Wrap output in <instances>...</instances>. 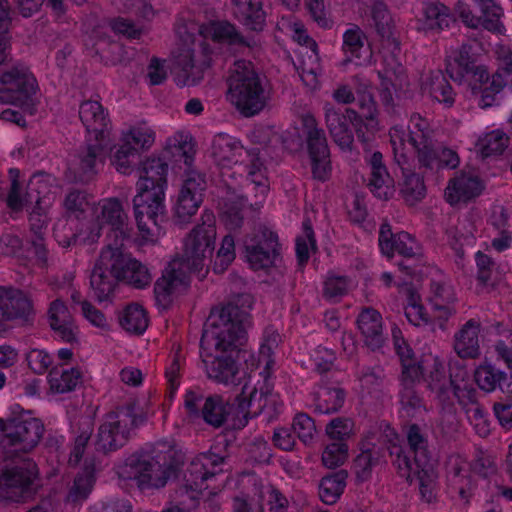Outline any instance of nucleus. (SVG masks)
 Returning a JSON list of instances; mask_svg holds the SVG:
<instances>
[{
    "label": "nucleus",
    "mask_w": 512,
    "mask_h": 512,
    "mask_svg": "<svg viewBox=\"0 0 512 512\" xmlns=\"http://www.w3.org/2000/svg\"><path fill=\"white\" fill-rule=\"evenodd\" d=\"M246 314L229 304L213 310L206 322L201 339V358L208 377L225 385H251L263 383L264 375L269 379L274 369L273 353L280 341L275 330L266 331L256 358L241 351L245 332Z\"/></svg>",
    "instance_id": "obj_1"
},
{
    "label": "nucleus",
    "mask_w": 512,
    "mask_h": 512,
    "mask_svg": "<svg viewBox=\"0 0 512 512\" xmlns=\"http://www.w3.org/2000/svg\"><path fill=\"white\" fill-rule=\"evenodd\" d=\"M195 153L192 136L188 132L178 131L166 139L159 157H149L142 163L133 203L143 242L154 243L164 234L169 165L174 170L183 171V174L196 171L193 168Z\"/></svg>",
    "instance_id": "obj_2"
},
{
    "label": "nucleus",
    "mask_w": 512,
    "mask_h": 512,
    "mask_svg": "<svg viewBox=\"0 0 512 512\" xmlns=\"http://www.w3.org/2000/svg\"><path fill=\"white\" fill-rule=\"evenodd\" d=\"M211 157L223 169L224 187L221 220L228 230L238 229L250 209L263 203L269 190L265 169L259 158L225 133L212 141Z\"/></svg>",
    "instance_id": "obj_3"
},
{
    "label": "nucleus",
    "mask_w": 512,
    "mask_h": 512,
    "mask_svg": "<svg viewBox=\"0 0 512 512\" xmlns=\"http://www.w3.org/2000/svg\"><path fill=\"white\" fill-rule=\"evenodd\" d=\"M392 335L396 352L402 364V381L408 384L424 377L428 387L441 403L447 402L450 395L453 394L463 407L471 405L467 409L468 418L481 437L487 436L490 431L489 423L481 408L476 405L477 392L469 382L466 369L461 367L457 371L451 372L448 385L445 376L442 374V363L437 356L430 353L424 355L420 362H416L400 330L393 329Z\"/></svg>",
    "instance_id": "obj_4"
},
{
    "label": "nucleus",
    "mask_w": 512,
    "mask_h": 512,
    "mask_svg": "<svg viewBox=\"0 0 512 512\" xmlns=\"http://www.w3.org/2000/svg\"><path fill=\"white\" fill-rule=\"evenodd\" d=\"M216 219L211 211L205 210L200 222L187 234L183 242L181 258L173 259L156 282L155 294L159 300L185 291L189 285V274L204 277L216 248Z\"/></svg>",
    "instance_id": "obj_5"
},
{
    "label": "nucleus",
    "mask_w": 512,
    "mask_h": 512,
    "mask_svg": "<svg viewBox=\"0 0 512 512\" xmlns=\"http://www.w3.org/2000/svg\"><path fill=\"white\" fill-rule=\"evenodd\" d=\"M476 50V43L451 49L446 69L455 82L470 90L480 107L488 108L496 103V95L506 86L505 77L512 74V52L504 45L497 47L499 69L490 79L485 65L476 57Z\"/></svg>",
    "instance_id": "obj_6"
},
{
    "label": "nucleus",
    "mask_w": 512,
    "mask_h": 512,
    "mask_svg": "<svg viewBox=\"0 0 512 512\" xmlns=\"http://www.w3.org/2000/svg\"><path fill=\"white\" fill-rule=\"evenodd\" d=\"M67 212L74 216L77 223L73 224L74 232L71 239H60L63 247H69L72 242L81 245H90L99 240L104 231L125 234V219L122 206L116 199H105L97 204H90L81 192H71L65 202Z\"/></svg>",
    "instance_id": "obj_7"
},
{
    "label": "nucleus",
    "mask_w": 512,
    "mask_h": 512,
    "mask_svg": "<svg viewBox=\"0 0 512 512\" xmlns=\"http://www.w3.org/2000/svg\"><path fill=\"white\" fill-rule=\"evenodd\" d=\"M390 142L399 165L414 156H418L419 161L430 168L453 169L459 164V158L453 150L434 146L429 122L419 114L411 116L407 127H392Z\"/></svg>",
    "instance_id": "obj_8"
},
{
    "label": "nucleus",
    "mask_w": 512,
    "mask_h": 512,
    "mask_svg": "<svg viewBox=\"0 0 512 512\" xmlns=\"http://www.w3.org/2000/svg\"><path fill=\"white\" fill-rule=\"evenodd\" d=\"M278 396L271 393V386L264 375L263 383H245L232 403L221 396L208 397L202 407L204 421L214 427L227 423L232 428H242L247 419L261 413L269 404H275Z\"/></svg>",
    "instance_id": "obj_9"
},
{
    "label": "nucleus",
    "mask_w": 512,
    "mask_h": 512,
    "mask_svg": "<svg viewBox=\"0 0 512 512\" xmlns=\"http://www.w3.org/2000/svg\"><path fill=\"white\" fill-rule=\"evenodd\" d=\"M368 88L366 84L363 88H357L358 105L363 111L364 118L351 109L341 111L330 103L324 106L326 126L335 143L343 151L352 150L354 137L350 125L362 141L370 140L381 129L378 110L372 95L367 91Z\"/></svg>",
    "instance_id": "obj_10"
},
{
    "label": "nucleus",
    "mask_w": 512,
    "mask_h": 512,
    "mask_svg": "<svg viewBox=\"0 0 512 512\" xmlns=\"http://www.w3.org/2000/svg\"><path fill=\"white\" fill-rule=\"evenodd\" d=\"M385 437L390 443L391 455H397L395 463L401 476L410 482L416 481L422 498L426 502H431L435 497V465L428 458L425 440L419 428L412 425L407 431L409 445L415 454L414 461H410L406 456H401L400 449L397 448L398 436L394 433L393 429L388 427L385 431Z\"/></svg>",
    "instance_id": "obj_11"
},
{
    "label": "nucleus",
    "mask_w": 512,
    "mask_h": 512,
    "mask_svg": "<svg viewBox=\"0 0 512 512\" xmlns=\"http://www.w3.org/2000/svg\"><path fill=\"white\" fill-rule=\"evenodd\" d=\"M37 89L35 77L24 67H13L0 73V103L20 109L7 108L0 113V119L25 126V116L34 115L37 110Z\"/></svg>",
    "instance_id": "obj_12"
},
{
    "label": "nucleus",
    "mask_w": 512,
    "mask_h": 512,
    "mask_svg": "<svg viewBox=\"0 0 512 512\" xmlns=\"http://www.w3.org/2000/svg\"><path fill=\"white\" fill-rule=\"evenodd\" d=\"M79 116L86 127L90 141L95 144L87 146L74 160L73 169L80 181L88 180L103 161V149L109 137V120L97 101H85L79 109Z\"/></svg>",
    "instance_id": "obj_13"
},
{
    "label": "nucleus",
    "mask_w": 512,
    "mask_h": 512,
    "mask_svg": "<svg viewBox=\"0 0 512 512\" xmlns=\"http://www.w3.org/2000/svg\"><path fill=\"white\" fill-rule=\"evenodd\" d=\"M175 30L181 41V47H179L174 57L177 65L185 72L194 68L197 71L202 70L194 63L190 48V44L195 42V32L205 40L211 39L213 42L229 46L250 47V44L244 41L235 27L226 21H210L207 24L198 25L192 20L179 19Z\"/></svg>",
    "instance_id": "obj_14"
},
{
    "label": "nucleus",
    "mask_w": 512,
    "mask_h": 512,
    "mask_svg": "<svg viewBox=\"0 0 512 512\" xmlns=\"http://www.w3.org/2000/svg\"><path fill=\"white\" fill-rule=\"evenodd\" d=\"M227 100L244 116H253L264 109L269 94L262 85L251 62L235 61L228 80Z\"/></svg>",
    "instance_id": "obj_15"
},
{
    "label": "nucleus",
    "mask_w": 512,
    "mask_h": 512,
    "mask_svg": "<svg viewBox=\"0 0 512 512\" xmlns=\"http://www.w3.org/2000/svg\"><path fill=\"white\" fill-rule=\"evenodd\" d=\"M304 140L314 177L322 181L326 180L331 172L330 153L324 132L318 128L316 119L311 114L301 116L300 126L286 133L283 144L289 151L297 152L303 147Z\"/></svg>",
    "instance_id": "obj_16"
},
{
    "label": "nucleus",
    "mask_w": 512,
    "mask_h": 512,
    "mask_svg": "<svg viewBox=\"0 0 512 512\" xmlns=\"http://www.w3.org/2000/svg\"><path fill=\"white\" fill-rule=\"evenodd\" d=\"M107 236L110 243L102 250V261L111 262V272L114 277L135 288L148 286L152 280L148 268L122 250L123 241L129 236L127 218L124 236L119 232H108Z\"/></svg>",
    "instance_id": "obj_17"
},
{
    "label": "nucleus",
    "mask_w": 512,
    "mask_h": 512,
    "mask_svg": "<svg viewBox=\"0 0 512 512\" xmlns=\"http://www.w3.org/2000/svg\"><path fill=\"white\" fill-rule=\"evenodd\" d=\"M379 247L381 253L388 259L392 258L395 252L404 257L403 262L398 264L402 275L401 281L397 284L399 287L412 283L414 277L422 274V268H419L421 248L410 234L400 232L393 235L390 225L382 224L379 233Z\"/></svg>",
    "instance_id": "obj_18"
},
{
    "label": "nucleus",
    "mask_w": 512,
    "mask_h": 512,
    "mask_svg": "<svg viewBox=\"0 0 512 512\" xmlns=\"http://www.w3.org/2000/svg\"><path fill=\"white\" fill-rule=\"evenodd\" d=\"M156 139L155 131L145 121H139L123 128L119 146L111 155V163L124 175H130L139 153L149 150Z\"/></svg>",
    "instance_id": "obj_19"
},
{
    "label": "nucleus",
    "mask_w": 512,
    "mask_h": 512,
    "mask_svg": "<svg viewBox=\"0 0 512 512\" xmlns=\"http://www.w3.org/2000/svg\"><path fill=\"white\" fill-rule=\"evenodd\" d=\"M12 188L8 196V206L14 210H21L28 202H35V208L30 214V222L33 228H41L46 223L45 213L51 204L52 178L45 174H35L29 181L27 199L25 202L19 197V187L16 179L19 170L11 169Z\"/></svg>",
    "instance_id": "obj_20"
},
{
    "label": "nucleus",
    "mask_w": 512,
    "mask_h": 512,
    "mask_svg": "<svg viewBox=\"0 0 512 512\" xmlns=\"http://www.w3.org/2000/svg\"><path fill=\"white\" fill-rule=\"evenodd\" d=\"M278 26L305 50L300 51L302 59L297 69L303 83L312 90L317 89L321 68L315 41L309 37L303 23L293 17H282Z\"/></svg>",
    "instance_id": "obj_21"
},
{
    "label": "nucleus",
    "mask_w": 512,
    "mask_h": 512,
    "mask_svg": "<svg viewBox=\"0 0 512 512\" xmlns=\"http://www.w3.org/2000/svg\"><path fill=\"white\" fill-rule=\"evenodd\" d=\"M224 458L214 453H206L197 456L184 473V481L187 492L191 498L199 495L204 501L216 496L220 489L212 486L217 474L223 471Z\"/></svg>",
    "instance_id": "obj_22"
},
{
    "label": "nucleus",
    "mask_w": 512,
    "mask_h": 512,
    "mask_svg": "<svg viewBox=\"0 0 512 512\" xmlns=\"http://www.w3.org/2000/svg\"><path fill=\"white\" fill-rule=\"evenodd\" d=\"M91 430L86 427L75 439L69 456L70 465H81L72 484L68 488L66 502L79 504L85 501L92 492L95 484V464L92 458L85 455V447L90 438Z\"/></svg>",
    "instance_id": "obj_23"
},
{
    "label": "nucleus",
    "mask_w": 512,
    "mask_h": 512,
    "mask_svg": "<svg viewBox=\"0 0 512 512\" xmlns=\"http://www.w3.org/2000/svg\"><path fill=\"white\" fill-rule=\"evenodd\" d=\"M43 434V424L29 411H21L18 416L0 419V444L19 445L21 450L35 447Z\"/></svg>",
    "instance_id": "obj_24"
},
{
    "label": "nucleus",
    "mask_w": 512,
    "mask_h": 512,
    "mask_svg": "<svg viewBox=\"0 0 512 512\" xmlns=\"http://www.w3.org/2000/svg\"><path fill=\"white\" fill-rule=\"evenodd\" d=\"M132 408H121L104 418L98 433L97 446L103 451L116 450L123 446L133 426L142 423Z\"/></svg>",
    "instance_id": "obj_25"
},
{
    "label": "nucleus",
    "mask_w": 512,
    "mask_h": 512,
    "mask_svg": "<svg viewBox=\"0 0 512 512\" xmlns=\"http://www.w3.org/2000/svg\"><path fill=\"white\" fill-rule=\"evenodd\" d=\"M37 474L36 465L31 461L0 468V500H22L34 485Z\"/></svg>",
    "instance_id": "obj_26"
},
{
    "label": "nucleus",
    "mask_w": 512,
    "mask_h": 512,
    "mask_svg": "<svg viewBox=\"0 0 512 512\" xmlns=\"http://www.w3.org/2000/svg\"><path fill=\"white\" fill-rule=\"evenodd\" d=\"M480 474L460 455H453L447 463V486L452 496L469 503L482 481Z\"/></svg>",
    "instance_id": "obj_27"
},
{
    "label": "nucleus",
    "mask_w": 512,
    "mask_h": 512,
    "mask_svg": "<svg viewBox=\"0 0 512 512\" xmlns=\"http://www.w3.org/2000/svg\"><path fill=\"white\" fill-rule=\"evenodd\" d=\"M234 512H287V498L274 486L260 484L251 494L236 497Z\"/></svg>",
    "instance_id": "obj_28"
},
{
    "label": "nucleus",
    "mask_w": 512,
    "mask_h": 512,
    "mask_svg": "<svg viewBox=\"0 0 512 512\" xmlns=\"http://www.w3.org/2000/svg\"><path fill=\"white\" fill-rule=\"evenodd\" d=\"M183 176V183L173 205L174 214L180 222H186L196 214L205 189L204 178L197 171H190Z\"/></svg>",
    "instance_id": "obj_29"
},
{
    "label": "nucleus",
    "mask_w": 512,
    "mask_h": 512,
    "mask_svg": "<svg viewBox=\"0 0 512 512\" xmlns=\"http://www.w3.org/2000/svg\"><path fill=\"white\" fill-rule=\"evenodd\" d=\"M474 3L480 9L482 17L473 16L468 4L464 1H458L456 12L462 18L463 22L472 28L483 26L489 31L501 34L504 29L500 23V18L503 16V9L496 0H474Z\"/></svg>",
    "instance_id": "obj_30"
},
{
    "label": "nucleus",
    "mask_w": 512,
    "mask_h": 512,
    "mask_svg": "<svg viewBox=\"0 0 512 512\" xmlns=\"http://www.w3.org/2000/svg\"><path fill=\"white\" fill-rule=\"evenodd\" d=\"M246 262L253 270L267 269L277 259V237L271 231H264L251 238L245 246Z\"/></svg>",
    "instance_id": "obj_31"
},
{
    "label": "nucleus",
    "mask_w": 512,
    "mask_h": 512,
    "mask_svg": "<svg viewBox=\"0 0 512 512\" xmlns=\"http://www.w3.org/2000/svg\"><path fill=\"white\" fill-rule=\"evenodd\" d=\"M429 302L433 317L439 321H446L456 312L455 291L443 276L432 281Z\"/></svg>",
    "instance_id": "obj_32"
},
{
    "label": "nucleus",
    "mask_w": 512,
    "mask_h": 512,
    "mask_svg": "<svg viewBox=\"0 0 512 512\" xmlns=\"http://www.w3.org/2000/svg\"><path fill=\"white\" fill-rule=\"evenodd\" d=\"M476 276L474 290L477 294L495 291L503 282V272L492 258L482 251L475 253Z\"/></svg>",
    "instance_id": "obj_33"
},
{
    "label": "nucleus",
    "mask_w": 512,
    "mask_h": 512,
    "mask_svg": "<svg viewBox=\"0 0 512 512\" xmlns=\"http://www.w3.org/2000/svg\"><path fill=\"white\" fill-rule=\"evenodd\" d=\"M483 188V183L477 176L461 173L449 181L445 199L451 205L465 203L479 196Z\"/></svg>",
    "instance_id": "obj_34"
},
{
    "label": "nucleus",
    "mask_w": 512,
    "mask_h": 512,
    "mask_svg": "<svg viewBox=\"0 0 512 512\" xmlns=\"http://www.w3.org/2000/svg\"><path fill=\"white\" fill-rule=\"evenodd\" d=\"M48 317L50 327L63 341L76 342L78 340L79 328L61 300L57 299L51 303Z\"/></svg>",
    "instance_id": "obj_35"
},
{
    "label": "nucleus",
    "mask_w": 512,
    "mask_h": 512,
    "mask_svg": "<svg viewBox=\"0 0 512 512\" xmlns=\"http://www.w3.org/2000/svg\"><path fill=\"white\" fill-rule=\"evenodd\" d=\"M510 138L500 128H487L474 136L473 149L481 157H495L502 155L508 148Z\"/></svg>",
    "instance_id": "obj_36"
},
{
    "label": "nucleus",
    "mask_w": 512,
    "mask_h": 512,
    "mask_svg": "<svg viewBox=\"0 0 512 512\" xmlns=\"http://www.w3.org/2000/svg\"><path fill=\"white\" fill-rule=\"evenodd\" d=\"M343 50L349 61L364 66L371 62L372 50L362 30L353 26L343 34Z\"/></svg>",
    "instance_id": "obj_37"
},
{
    "label": "nucleus",
    "mask_w": 512,
    "mask_h": 512,
    "mask_svg": "<svg viewBox=\"0 0 512 512\" xmlns=\"http://www.w3.org/2000/svg\"><path fill=\"white\" fill-rule=\"evenodd\" d=\"M139 469L137 485L141 490L161 488L174 474L170 468L162 466L159 461L148 456L142 457Z\"/></svg>",
    "instance_id": "obj_38"
},
{
    "label": "nucleus",
    "mask_w": 512,
    "mask_h": 512,
    "mask_svg": "<svg viewBox=\"0 0 512 512\" xmlns=\"http://www.w3.org/2000/svg\"><path fill=\"white\" fill-rule=\"evenodd\" d=\"M381 86L384 89L382 100L389 103L392 100V91L402 89L406 83L405 70L395 56L385 58L383 68L378 71Z\"/></svg>",
    "instance_id": "obj_39"
},
{
    "label": "nucleus",
    "mask_w": 512,
    "mask_h": 512,
    "mask_svg": "<svg viewBox=\"0 0 512 512\" xmlns=\"http://www.w3.org/2000/svg\"><path fill=\"white\" fill-rule=\"evenodd\" d=\"M115 279L111 272V262H103L101 253L90 276L92 294L99 302L111 297L115 289Z\"/></svg>",
    "instance_id": "obj_40"
},
{
    "label": "nucleus",
    "mask_w": 512,
    "mask_h": 512,
    "mask_svg": "<svg viewBox=\"0 0 512 512\" xmlns=\"http://www.w3.org/2000/svg\"><path fill=\"white\" fill-rule=\"evenodd\" d=\"M480 327L475 321H468L454 337V350L460 358L474 359L480 354Z\"/></svg>",
    "instance_id": "obj_41"
},
{
    "label": "nucleus",
    "mask_w": 512,
    "mask_h": 512,
    "mask_svg": "<svg viewBox=\"0 0 512 512\" xmlns=\"http://www.w3.org/2000/svg\"><path fill=\"white\" fill-rule=\"evenodd\" d=\"M31 302L19 290L0 287V312L7 319H15L28 314Z\"/></svg>",
    "instance_id": "obj_42"
},
{
    "label": "nucleus",
    "mask_w": 512,
    "mask_h": 512,
    "mask_svg": "<svg viewBox=\"0 0 512 512\" xmlns=\"http://www.w3.org/2000/svg\"><path fill=\"white\" fill-rule=\"evenodd\" d=\"M357 323L365 343L372 349L381 347L384 342L381 315L373 309H365L360 313Z\"/></svg>",
    "instance_id": "obj_43"
},
{
    "label": "nucleus",
    "mask_w": 512,
    "mask_h": 512,
    "mask_svg": "<svg viewBox=\"0 0 512 512\" xmlns=\"http://www.w3.org/2000/svg\"><path fill=\"white\" fill-rule=\"evenodd\" d=\"M235 16L249 29L260 31L265 24L261 0H231Z\"/></svg>",
    "instance_id": "obj_44"
},
{
    "label": "nucleus",
    "mask_w": 512,
    "mask_h": 512,
    "mask_svg": "<svg viewBox=\"0 0 512 512\" xmlns=\"http://www.w3.org/2000/svg\"><path fill=\"white\" fill-rule=\"evenodd\" d=\"M452 22V17L448 13V9L440 3L426 4L421 17L418 18V29L442 30L448 27Z\"/></svg>",
    "instance_id": "obj_45"
},
{
    "label": "nucleus",
    "mask_w": 512,
    "mask_h": 512,
    "mask_svg": "<svg viewBox=\"0 0 512 512\" xmlns=\"http://www.w3.org/2000/svg\"><path fill=\"white\" fill-rule=\"evenodd\" d=\"M422 91L431 98L446 106L454 103L455 94L441 72L430 74L422 84Z\"/></svg>",
    "instance_id": "obj_46"
},
{
    "label": "nucleus",
    "mask_w": 512,
    "mask_h": 512,
    "mask_svg": "<svg viewBox=\"0 0 512 512\" xmlns=\"http://www.w3.org/2000/svg\"><path fill=\"white\" fill-rule=\"evenodd\" d=\"M422 91L431 98L446 106L454 103L455 94L441 72L430 74L422 84Z\"/></svg>",
    "instance_id": "obj_47"
},
{
    "label": "nucleus",
    "mask_w": 512,
    "mask_h": 512,
    "mask_svg": "<svg viewBox=\"0 0 512 512\" xmlns=\"http://www.w3.org/2000/svg\"><path fill=\"white\" fill-rule=\"evenodd\" d=\"M347 475L336 472L323 477L319 483V497L327 505L335 504L346 488Z\"/></svg>",
    "instance_id": "obj_48"
},
{
    "label": "nucleus",
    "mask_w": 512,
    "mask_h": 512,
    "mask_svg": "<svg viewBox=\"0 0 512 512\" xmlns=\"http://www.w3.org/2000/svg\"><path fill=\"white\" fill-rule=\"evenodd\" d=\"M120 325L130 333L141 334L148 327V315L139 304L126 306L119 317Z\"/></svg>",
    "instance_id": "obj_49"
},
{
    "label": "nucleus",
    "mask_w": 512,
    "mask_h": 512,
    "mask_svg": "<svg viewBox=\"0 0 512 512\" xmlns=\"http://www.w3.org/2000/svg\"><path fill=\"white\" fill-rule=\"evenodd\" d=\"M235 257V239L231 234H227L221 239L218 249L214 251L209 267H212L216 273H222L231 265Z\"/></svg>",
    "instance_id": "obj_50"
},
{
    "label": "nucleus",
    "mask_w": 512,
    "mask_h": 512,
    "mask_svg": "<svg viewBox=\"0 0 512 512\" xmlns=\"http://www.w3.org/2000/svg\"><path fill=\"white\" fill-rule=\"evenodd\" d=\"M344 402V393L339 388H321L316 397V408L321 413L337 411Z\"/></svg>",
    "instance_id": "obj_51"
},
{
    "label": "nucleus",
    "mask_w": 512,
    "mask_h": 512,
    "mask_svg": "<svg viewBox=\"0 0 512 512\" xmlns=\"http://www.w3.org/2000/svg\"><path fill=\"white\" fill-rule=\"evenodd\" d=\"M369 188L379 199L387 200L395 194V185L387 170H377L372 173Z\"/></svg>",
    "instance_id": "obj_52"
},
{
    "label": "nucleus",
    "mask_w": 512,
    "mask_h": 512,
    "mask_svg": "<svg viewBox=\"0 0 512 512\" xmlns=\"http://www.w3.org/2000/svg\"><path fill=\"white\" fill-rule=\"evenodd\" d=\"M81 373L77 368L64 370L61 375H49L50 388L55 393L69 392L80 383Z\"/></svg>",
    "instance_id": "obj_53"
},
{
    "label": "nucleus",
    "mask_w": 512,
    "mask_h": 512,
    "mask_svg": "<svg viewBox=\"0 0 512 512\" xmlns=\"http://www.w3.org/2000/svg\"><path fill=\"white\" fill-rule=\"evenodd\" d=\"M349 448L344 442L331 443L322 452V463L326 468L333 469L343 465L348 459Z\"/></svg>",
    "instance_id": "obj_54"
},
{
    "label": "nucleus",
    "mask_w": 512,
    "mask_h": 512,
    "mask_svg": "<svg viewBox=\"0 0 512 512\" xmlns=\"http://www.w3.org/2000/svg\"><path fill=\"white\" fill-rule=\"evenodd\" d=\"M400 191L406 202L411 205L423 199L426 194L422 178L415 174L405 177Z\"/></svg>",
    "instance_id": "obj_55"
},
{
    "label": "nucleus",
    "mask_w": 512,
    "mask_h": 512,
    "mask_svg": "<svg viewBox=\"0 0 512 512\" xmlns=\"http://www.w3.org/2000/svg\"><path fill=\"white\" fill-rule=\"evenodd\" d=\"M502 379V373L489 364H482L475 370V381L480 389L491 392Z\"/></svg>",
    "instance_id": "obj_56"
},
{
    "label": "nucleus",
    "mask_w": 512,
    "mask_h": 512,
    "mask_svg": "<svg viewBox=\"0 0 512 512\" xmlns=\"http://www.w3.org/2000/svg\"><path fill=\"white\" fill-rule=\"evenodd\" d=\"M405 315L408 321L415 326H422L428 323V316L421 304L420 296L411 292L407 298Z\"/></svg>",
    "instance_id": "obj_57"
},
{
    "label": "nucleus",
    "mask_w": 512,
    "mask_h": 512,
    "mask_svg": "<svg viewBox=\"0 0 512 512\" xmlns=\"http://www.w3.org/2000/svg\"><path fill=\"white\" fill-rule=\"evenodd\" d=\"M370 437H367L361 444V453L357 456L354 469L359 480H366L370 475L371 468L374 464L372 459V450L370 445L375 446L374 443L369 442Z\"/></svg>",
    "instance_id": "obj_58"
},
{
    "label": "nucleus",
    "mask_w": 512,
    "mask_h": 512,
    "mask_svg": "<svg viewBox=\"0 0 512 512\" xmlns=\"http://www.w3.org/2000/svg\"><path fill=\"white\" fill-rule=\"evenodd\" d=\"M326 433L329 438L343 442L353 435L354 423L350 419H334L327 425Z\"/></svg>",
    "instance_id": "obj_59"
},
{
    "label": "nucleus",
    "mask_w": 512,
    "mask_h": 512,
    "mask_svg": "<svg viewBox=\"0 0 512 512\" xmlns=\"http://www.w3.org/2000/svg\"><path fill=\"white\" fill-rule=\"evenodd\" d=\"M315 248V241L313 239V231L308 223L303 224L302 235L296 240V253L300 263L308 260L310 251Z\"/></svg>",
    "instance_id": "obj_60"
},
{
    "label": "nucleus",
    "mask_w": 512,
    "mask_h": 512,
    "mask_svg": "<svg viewBox=\"0 0 512 512\" xmlns=\"http://www.w3.org/2000/svg\"><path fill=\"white\" fill-rule=\"evenodd\" d=\"M293 430L302 442L308 443L313 439L316 427L314 421L308 415L300 413L294 418Z\"/></svg>",
    "instance_id": "obj_61"
},
{
    "label": "nucleus",
    "mask_w": 512,
    "mask_h": 512,
    "mask_svg": "<svg viewBox=\"0 0 512 512\" xmlns=\"http://www.w3.org/2000/svg\"><path fill=\"white\" fill-rule=\"evenodd\" d=\"M143 456L132 455L116 466V474L123 480H135L138 484L139 467Z\"/></svg>",
    "instance_id": "obj_62"
},
{
    "label": "nucleus",
    "mask_w": 512,
    "mask_h": 512,
    "mask_svg": "<svg viewBox=\"0 0 512 512\" xmlns=\"http://www.w3.org/2000/svg\"><path fill=\"white\" fill-rule=\"evenodd\" d=\"M81 311L83 317L95 328L101 331H108L110 328L109 322L105 315L92 306L87 301L81 302Z\"/></svg>",
    "instance_id": "obj_63"
},
{
    "label": "nucleus",
    "mask_w": 512,
    "mask_h": 512,
    "mask_svg": "<svg viewBox=\"0 0 512 512\" xmlns=\"http://www.w3.org/2000/svg\"><path fill=\"white\" fill-rule=\"evenodd\" d=\"M352 287V282L342 276H329L324 283V294L336 298L345 294Z\"/></svg>",
    "instance_id": "obj_64"
}]
</instances>
